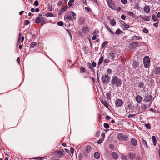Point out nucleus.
I'll return each mask as SVG.
<instances>
[{"label": "nucleus", "instance_id": "bf43d9fd", "mask_svg": "<svg viewBox=\"0 0 160 160\" xmlns=\"http://www.w3.org/2000/svg\"><path fill=\"white\" fill-rule=\"evenodd\" d=\"M110 60L108 59H105L104 61V62L105 63H106L108 62Z\"/></svg>", "mask_w": 160, "mask_h": 160}, {"label": "nucleus", "instance_id": "4468645a", "mask_svg": "<svg viewBox=\"0 0 160 160\" xmlns=\"http://www.w3.org/2000/svg\"><path fill=\"white\" fill-rule=\"evenodd\" d=\"M131 142L133 146H135L137 144V141L135 138H132L131 139Z\"/></svg>", "mask_w": 160, "mask_h": 160}, {"label": "nucleus", "instance_id": "09e8293b", "mask_svg": "<svg viewBox=\"0 0 160 160\" xmlns=\"http://www.w3.org/2000/svg\"><path fill=\"white\" fill-rule=\"evenodd\" d=\"M98 37V36L97 35H95L93 36L92 37V40H94L97 39V38Z\"/></svg>", "mask_w": 160, "mask_h": 160}, {"label": "nucleus", "instance_id": "7c9ffc66", "mask_svg": "<svg viewBox=\"0 0 160 160\" xmlns=\"http://www.w3.org/2000/svg\"><path fill=\"white\" fill-rule=\"evenodd\" d=\"M115 53L113 52H111L109 53V56L111 57V58L113 59L115 57Z\"/></svg>", "mask_w": 160, "mask_h": 160}, {"label": "nucleus", "instance_id": "9b49d317", "mask_svg": "<svg viewBox=\"0 0 160 160\" xmlns=\"http://www.w3.org/2000/svg\"><path fill=\"white\" fill-rule=\"evenodd\" d=\"M143 99V98L140 95H138L136 96L135 98V99L137 102L139 103L142 101Z\"/></svg>", "mask_w": 160, "mask_h": 160}, {"label": "nucleus", "instance_id": "cd10ccee", "mask_svg": "<svg viewBox=\"0 0 160 160\" xmlns=\"http://www.w3.org/2000/svg\"><path fill=\"white\" fill-rule=\"evenodd\" d=\"M138 86L139 88H144V84L143 82H140L138 84Z\"/></svg>", "mask_w": 160, "mask_h": 160}, {"label": "nucleus", "instance_id": "0e129e2a", "mask_svg": "<svg viewBox=\"0 0 160 160\" xmlns=\"http://www.w3.org/2000/svg\"><path fill=\"white\" fill-rule=\"evenodd\" d=\"M121 18L123 20H125L126 18V16L125 15H121Z\"/></svg>", "mask_w": 160, "mask_h": 160}, {"label": "nucleus", "instance_id": "13d9d810", "mask_svg": "<svg viewBox=\"0 0 160 160\" xmlns=\"http://www.w3.org/2000/svg\"><path fill=\"white\" fill-rule=\"evenodd\" d=\"M84 8L88 12H90V9L88 7H85Z\"/></svg>", "mask_w": 160, "mask_h": 160}, {"label": "nucleus", "instance_id": "c85d7f7f", "mask_svg": "<svg viewBox=\"0 0 160 160\" xmlns=\"http://www.w3.org/2000/svg\"><path fill=\"white\" fill-rule=\"evenodd\" d=\"M122 31H121L120 29L118 28L116 30L115 33L116 34L118 35V34H120L122 33Z\"/></svg>", "mask_w": 160, "mask_h": 160}, {"label": "nucleus", "instance_id": "393cba45", "mask_svg": "<svg viewBox=\"0 0 160 160\" xmlns=\"http://www.w3.org/2000/svg\"><path fill=\"white\" fill-rule=\"evenodd\" d=\"M56 152L57 153L59 154V158H61L62 157L64 153L61 151L60 150H58L56 151Z\"/></svg>", "mask_w": 160, "mask_h": 160}, {"label": "nucleus", "instance_id": "4d7b16f0", "mask_svg": "<svg viewBox=\"0 0 160 160\" xmlns=\"http://www.w3.org/2000/svg\"><path fill=\"white\" fill-rule=\"evenodd\" d=\"M96 63L95 62H92V67H96Z\"/></svg>", "mask_w": 160, "mask_h": 160}, {"label": "nucleus", "instance_id": "4c0bfd02", "mask_svg": "<svg viewBox=\"0 0 160 160\" xmlns=\"http://www.w3.org/2000/svg\"><path fill=\"white\" fill-rule=\"evenodd\" d=\"M103 126L104 128L106 129H108L109 128V125L107 123H104Z\"/></svg>", "mask_w": 160, "mask_h": 160}, {"label": "nucleus", "instance_id": "f8f14e48", "mask_svg": "<svg viewBox=\"0 0 160 160\" xmlns=\"http://www.w3.org/2000/svg\"><path fill=\"white\" fill-rule=\"evenodd\" d=\"M152 95L148 96L144 98V101H145L146 102H150L152 99Z\"/></svg>", "mask_w": 160, "mask_h": 160}, {"label": "nucleus", "instance_id": "e433bc0d", "mask_svg": "<svg viewBox=\"0 0 160 160\" xmlns=\"http://www.w3.org/2000/svg\"><path fill=\"white\" fill-rule=\"evenodd\" d=\"M111 93L109 92L107 93L106 94V96L108 99L110 100L111 99Z\"/></svg>", "mask_w": 160, "mask_h": 160}, {"label": "nucleus", "instance_id": "2f4dec72", "mask_svg": "<svg viewBox=\"0 0 160 160\" xmlns=\"http://www.w3.org/2000/svg\"><path fill=\"white\" fill-rule=\"evenodd\" d=\"M110 24L112 26H114L116 25V21L115 19H113L110 21Z\"/></svg>", "mask_w": 160, "mask_h": 160}, {"label": "nucleus", "instance_id": "a19ab883", "mask_svg": "<svg viewBox=\"0 0 160 160\" xmlns=\"http://www.w3.org/2000/svg\"><path fill=\"white\" fill-rule=\"evenodd\" d=\"M67 9V7H62L61 10L62 11V12H64L66 11Z\"/></svg>", "mask_w": 160, "mask_h": 160}, {"label": "nucleus", "instance_id": "412c9836", "mask_svg": "<svg viewBox=\"0 0 160 160\" xmlns=\"http://www.w3.org/2000/svg\"><path fill=\"white\" fill-rule=\"evenodd\" d=\"M94 156L95 158L98 159L100 157V154L98 152H96L94 153Z\"/></svg>", "mask_w": 160, "mask_h": 160}, {"label": "nucleus", "instance_id": "ddd939ff", "mask_svg": "<svg viewBox=\"0 0 160 160\" xmlns=\"http://www.w3.org/2000/svg\"><path fill=\"white\" fill-rule=\"evenodd\" d=\"M42 15L41 14H39L38 15V17L36 18L35 20V22L37 23H39L41 22L42 20H43V19L42 18Z\"/></svg>", "mask_w": 160, "mask_h": 160}, {"label": "nucleus", "instance_id": "4be33fe9", "mask_svg": "<svg viewBox=\"0 0 160 160\" xmlns=\"http://www.w3.org/2000/svg\"><path fill=\"white\" fill-rule=\"evenodd\" d=\"M141 18L145 21H149L150 20V18L149 16H143L141 17Z\"/></svg>", "mask_w": 160, "mask_h": 160}, {"label": "nucleus", "instance_id": "f03ea898", "mask_svg": "<svg viewBox=\"0 0 160 160\" xmlns=\"http://www.w3.org/2000/svg\"><path fill=\"white\" fill-rule=\"evenodd\" d=\"M72 17L74 20L76 19V15L74 12H72L71 14L68 13L64 17V19L67 22H68L70 20H72Z\"/></svg>", "mask_w": 160, "mask_h": 160}, {"label": "nucleus", "instance_id": "c756f323", "mask_svg": "<svg viewBox=\"0 0 160 160\" xmlns=\"http://www.w3.org/2000/svg\"><path fill=\"white\" fill-rule=\"evenodd\" d=\"M132 39L133 40H139L141 39L140 37L134 36L132 37Z\"/></svg>", "mask_w": 160, "mask_h": 160}, {"label": "nucleus", "instance_id": "49530a36", "mask_svg": "<svg viewBox=\"0 0 160 160\" xmlns=\"http://www.w3.org/2000/svg\"><path fill=\"white\" fill-rule=\"evenodd\" d=\"M142 143L146 146H147V144L146 140L142 139Z\"/></svg>", "mask_w": 160, "mask_h": 160}, {"label": "nucleus", "instance_id": "c9c22d12", "mask_svg": "<svg viewBox=\"0 0 160 160\" xmlns=\"http://www.w3.org/2000/svg\"><path fill=\"white\" fill-rule=\"evenodd\" d=\"M74 0H70L68 3V5L69 7H71L72 5L73 2L74 1Z\"/></svg>", "mask_w": 160, "mask_h": 160}, {"label": "nucleus", "instance_id": "5701e85b", "mask_svg": "<svg viewBox=\"0 0 160 160\" xmlns=\"http://www.w3.org/2000/svg\"><path fill=\"white\" fill-rule=\"evenodd\" d=\"M104 58L103 56H101L98 62V65L100 66L102 63L103 60Z\"/></svg>", "mask_w": 160, "mask_h": 160}, {"label": "nucleus", "instance_id": "e2e57ef3", "mask_svg": "<svg viewBox=\"0 0 160 160\" xmlns=\"http://www.w3.org/2000/svg\"><path fill=\"white\" fill-rule=\"evenodd\" d=\"M109 147L112 149H113L114 148V146L112 144H110Z\"/></svg>", "mask_w": 160, "mask_h": 160}, {"label": "nucleus", "instance_id": "bb28decb", "mask_svg": "<svg viewBox=\"0 0 160 160\" xmlns=\"http://www.w3.org/2000/svg\"><path fill=\"white\" fill-rule=\"evenodd\" d=\"M105 27L106 28L109 30V31L112 34H114V32L110 29V28L107 25H105Z\"/></svg>", "mask_w": 160, "mask_h": 160}, {"label": "nucleus", "instance_id": "a878e982", "mask_svg": "<svg viewBox=\"0 0 160 160\" xmlns=\"http://www.w3.org/2000/svg\"><path fill=\"white\" fill-rule=\"evenodd\" d=\"M138 62L135 61H134L132 64V66L134 68L136 69L138 65Z\"/></svg>", "mask_w": 160, "mask_h": 160}, {"label": "nucleus", "instance_id": "6e6552de", "mask_svg": "<svg viewBox=\"0 0 160 160\" xmlns=\"http://www.w3.org/2000/svg\"><path fill=\"white\" fill-rule=\"evenodd\" d=\"M82 32L85 34H87L89 32L88 27L86 26H83L82 28Z\"/></svg>", "mask_w": 160, "mask_h": 160}, {"label": "nucleus", "instance_id": "de8ad7c7", "mask_svg": "<svg viewBox=\"0 0 160 160\" xmlns=\"http://www.w3.org/2000/svg\"><path fill=\"white\" fill-rule=\"evenodd\" d=\"M29 21L28 20H26L24 22V24L25 25H28L29 23Z\"/></svg>", "mask_w": 160, "mask_h": 160}, {"label": "nucleus", "instance_id": "dca6fc26", "mask_svg": "<svg viewBox=\"0 0 160 160\" xmlns=\"http://www.w3.org/2000/svg\"><path fill=\"white\" fill-rule=\"evenodd\" d=\"M150 8L149 6L145 5L144 8V11L146 13H148L150 12Z\"/></svg>", "mask_w": 160, "mask_h": 160}, {"label": "nucleus", "instance_id": "f257e3e1", "mask_svg": "<svg viewBox=\"0 0 160 160\" xmlns=\"http://www.w3.org/2000/svg\"><path fill=\"white\" fill-rule=\"evenodd\" d=\"M111 83L112 86L118 87L121 86L122 80L117 76H113Z\"/></svg>", "mask_w": 160, "mask_h": 160}, {"label": "nucleus", "instance_id": "774afa93", "mask_svg": "<svg viewBox=\"0 0 160 160\" xmlns=\"http://www.w3.org/2000/svg\"><path fill=\"white\" fill-rule=\"evenodd\" d=\"M121 24L123 26L126 23L123 21H121Z\"/></svg>", "mask_w": 160, "mask_h": 160}, {"label": "nucleus", "instance_id": "2eb2a0df", "mask_svg": "<svg viewBox=\"0 0 160 160\" xmlns=\"http://www.w3.org/2000/svg\"><path fill=\"white\" fill-rule=\"evenodd\" d=\"M128 157L130 159H133L135 157V155L132 152H130L128 153Z\"/></svg>", "mask_w": 160, "mask_h": 160}, {"label": "nucleus", "instance_id": "aec40b11", "mask_svg": "<svg viewBox=\"0 0 160 160\" xmlns=\"http://www.w3.org/2000/svg\"><path fill=\"white\" fill-rule=\"evenodd\" d=\"M86 151L88 152H89L91 151V147L89 145H87L85 148Z\"/></svg>", "mask_w": 160, "mask_h": 160}, {"label": "nucleus", "instance_id": "20e7f679", "mask_svg": "<svg viewBox=\"0 0 160 160\" xmlns=\"http://www.w3.org/2000/svg\"><path fill=\"white\" fill-rule=\"evenodd\" d=\"M144 66L145 68H148L150 65V60L149 57L148 56H145L143 60Z\"/></svg>", "mask_w": 160, "mask_h": 160}, {"label": "nucleus", "instance_id": "8fccbe9b", "mask_svg": "<svg viewBox=\"0 0 160 160\" xmlns=\"http://www.w3.org/2000/svg\"><path fill=\"white\" fill-rule=\"evenodd\" d=\"M143 32L146 33H148V29L146 28H144L143 30Z\"/></svg>", "mask_w": 160, "mask_h": 160}, {"label": "nucleus", "instance_id": "69168bd1", "mask_svg": "<svg viewBox=\"0 0 160 160\" xmlns=\"http://www.w3.org/2000/svg\"><path fill=\"white\" fill-rule=\"evenodd\" d=\"M41 23V24L42 26L45 23V22H44V21H43V20H42L41 21V22H40Z\"/></svg>", "mask_w": 160, "mask_h": 160}, {"label": "nucleus", "instance_id": "39448f33", "mask_svg": "<svg viewBox=\"0 0 160 160\" xmlns=\"http://www.w3.org/2000/svg\"><path fill=\"white\" fill-rule=\"evenodd\" d=\"M110 77L108 75H102L101 77L102 83L103 84H107L109 81Z\"/></svg>", "mask_w": 160, "mask_h": 160}, {"label": "nucleus", "instance_id": "72a5a7b5", "mask_svg": "<svg viewBox=\"0 0 160 160\" xmlns=\"http://www.w3.org/2000/svg\"><path fill=\"white\" fill-rule=\"evenodd\" d=\"M45 16L46 17H53V14L51 12H48L45 14Z\"/></svg>", "mask_w": 160, "mask_h": 160}, {"label": "nucleus", "instance_id": "338daca9", "mask_svg": "<svg viewBox=\"0 0 160 160\" xmlns=\"http://www.w3.org/2000/svg\"><path fill=\"white\" fill-rule=\"evenodd\" d=\"M103 141V139H100L98 141L97 143L98 144L100 143L101 142H102Z\"/></svg>", "mask_w": 160, "mask_h": 160}, {"label": "nucleus", "instance_id": "1a4fd4ad", "mask_svg": "<svg viewBox=\"0 0 160 160\" xmlns=\"http://www.w3.org/2000/svg\"><path fill=\"white\" fill-rule=\"evenodd\" d=\"M122 101L120 99L117 100L115 102V105L117 107H120L123 104Z\"/></svg>", "mask_w": 160, "mask_h": 160}, {"label": "nucleus", "instance_id": "680f3d73", "mask_svg": "<svg viewBox=\"0 0 160 160\" xmlns=\"http://www.w3.org/2000/svg\"><path fill=\"white\" fill-rule=\"evenodd\" d=\"M136 160H140L141 159V157L140 156H137L136 158Z\"/></svg>", "mask_w": 160, "mask_h": 160}, {"label": "nucleus", "instance_id": "864d4df0", "mask_svg": "<svg viewBox=\"0 0 160 160\" xmlns=\"http://www.w3.org/2000/svg\"><path fill=\"white\" fill-rule=\"evenodd\" d=\"M123 26H124V28L125 29H127L129 27V25L126 24V23L124 25H123Z\"/></svg>", "mask_w": 160, "mask_h": 160}, {"label": "nucleus", "instance_id": "f704fd0d", "mask_svg": "<svg viewBox=\"0 0 160 160\" xmlns=\"http://www.w3.org/2000/svg\"><path fill=\"white\" fill-rule=\"evenodd\" d=\"M152 20L154 21H158V19L157 17L154 14L152 16Z\"/></svg>", "mask_w": 160, "mask_h": 160}, {"label": "nucleus", "instance_id": "f3484780", "mask_svg": "<svg viewBox=\"0 0 160 160\" xmlns=\"http://www.w3.org/2000/svg\"><path fill=\"white\" fill-rule=\"evenodd\" d=\"M101 102L103 104L104 106L106 108H108V105L106 102V100L104 99H102L100 100Z\"/></svg>", "mask_w": 160, "mask_h": 160}, {"label": "nucleus", "instance_id": "423d86ee", "mask_svg": "<svg viewBox=\"0 0 160 160\" xmlns=\"http://www.w3.org/2000/svg\"><path fill=\"white\" fill-rule=\"evenodd\" d=\"M138 47V43L136 42H132L129 45V47L131 49L136 48Z\"/></svg>", "mask_w": 160, "mask_h": 160}, {"label": "nucleus", "instance_id": "6e6d98bb", "mask_svg": "<svg viewBox=\"0 0 160 160\" xmlns=\"http://www.w3.org/2000/svg\"><path fill=\"white\" fill-rule=\"evenodd\" d=\"M70 149L71 152L72 154L74 152V149L73 148L71 147L70 148Z\"/></svg>", "mask_w": 160, "mask_h": 160}, {"label": "nucleus", "instance_id": "052dcab7", "mask_svg": "<svg viewBox=\"0 0 160 160\" xmlns=\"http://www.w3.org/2000/svg\"><path fill=\"white\" fill-rule=\"evenodd\" d=\"M128 14L130 16H134V13L132 12H128Z\"/></svg>", "mask_w": 160, "mask_h": 160}, {"label": "nucleus", "instance_id": "0eeeda50", "mask_svg": "<svg viewBox=\"0 0 160 160\" xmlns=\"http://www.w3.org/2000/svg\"><path fill=\"white\" fill-rule=\"evenodd\" d=\"M22 36V33L20 32L19 33V38L18 40V41L17 42L18 45L20 42H23L24 40V37Z\"/></svg>", "mask_w": 160, "mask_h": 160}, {"label": "nucleus", "instance_id": "c03bdc74", "mask_svg": "<svg viewBox=\"0 0 160 160\" xmlns=\"http://www.w3.org/2000/svg\"><path fill=\"white\" fill-rule=\"evenodd\" d=\"M57 24L60 26H62L63 25V23L62 21H60L58 22Z\"/></svg>", "mask_w": 160, "mask_h": 160}, {"label": "nucleus", "instance_id": "603ef678", "mask_svg": "<svg viewBox=\"0 0 160 160\" xmlns=\"http://www.w3.org/2000/svg\"><path fill=\"white\" fill-rule=\"evenodd\" d=\"M145 126L148 129H149L151 127L149 124L147 123L145 124Z\"/></svg>", "mask_w": 160, "mask_h": 160}, {"label": "nucleus", "instance_id": "b1692460", "mask_svg": "<svg viewBox=\"0 0 160 160\" xmlns=\"http://www.w3.org/2000/svg\"><path fill=\"white\" fill-rule=\"evenodd\" d=\"M152 139L153 143V144L154 146L156 145L157 140L156 137L155 136H152Z\"/></svg>", "mask_w": 160, "mask_h": 160}, {"label": "nucleus", "instance_id": "5fc2aeb1", "mask_svg": "<svg viewBox=\"0 0 160 160\" xmlns=\"http://www.w3.org/2000/svg\"><path fill=\"white\" fill-rule=\"evenodd\" d=\"M34 4L36 6H38L39 4L38 1L37 0L35 1L34 2Z\"/></svg>", "mask_w": 160, "mask_h": 160}, {"label": "nucleus", "instance_id": "79ce46f5", "mask_svg": "<svg viewBox=\"0 0 160 160\" xmlns=\"http://www.w3.org/2000/svg\"><path fill=\"white\" fill-rule=\"evenodd\" d=\"M80 72H84L85 71V68L83 67H82L80 68Z\"/></svg>", "mask_w": 160, "mask_h": 160}, {"label": "nucleus", "instance_id": "a18cd8bd", "mask_svg": "<svg viewBox=\"0 0 160 160\" xmlns=\"http://www.w3.org/2000/svg\"><path fill=\"white\" fill-rule=\"evenodd\" d=\"M121 2L123 4H126L128 2V0H121Z\"/></svg>", "mask_w": 160, "mask_h": 160}, {"label": "nucleus", "instance_id": "58836bf2", "mask_svg": "<svg viewBox=\"0 0 160 160\" xmlns=\"http://www.w3.org/2000/svg\"><path fill=\"white\" fill-rule=\"evenodd\" d=\"M112 72V70L110 69H108L107 70V73L108 74H111Z\"/></svg>", "mask_w": 160, "mask_h": 160}, {"label": "nucleus", "instance_id": "ea45409f", "mask_svg": "<svg viewBox=\"0 0 160 160\" xmlns=\"http://www.w3.org/2000/svg\"><path fill=\"white\" fill-rule=\"evenodd\" d=\"M108 42L107 41H105L103 44L102 45V48H104L108 44Z\"/></svg>", "mask_w": 160, "mask_h": 160}, {"label": "nucleus", "instance_id": "37998d69", "mask_svg": "<svg viewBox=\"0 0 160 160\" xmlns=\"http://www.w3.org/2000/svg\"><path fill=\"white\" fill-rule=\"evenodd\" d=\"M88 64L89 65V67L92 70H93V69H94V68L93 67H92V64L90 62H88Z\"/></svg>", "mask_w": 160, "mask_h": 160}, {"label": "nucleus", "instance_id": "6ab92c4d", "mask_svg": "<svg viewBox=\"0 0 160 160\" xmlns=\"http://www.w3.org/2000/svg\"><path fill=\"white\" fill-rule=\"evenodd\" d=\"M155 73L156 74H160V67H156L155 68Z\"/></svg>", "mask_w": 160, "mask_h": 160}, {"label": "nucleus", "instance_id": "473e14b6", "mask_svg": "<svg viewBox=\"0 0 160 160\" xmlns=\"http://www.w3.org/2000/svg\"><path fill=\"white\" fill-rule=\"evenodd\" d=\"M37 45V43L35 42H32L30 45V47H31L32 48H34L35 46H36Z\"/></svg>", "mask_w": 160, "mask_h": 160}, {"label": "nucleus", "instance_id": "a211bd4d", "mask_svg": "<svg viewBox=\"0 0 160 160\" xmlns=\"http://www.w3.org/2000/svg\"><path fill=\"white\" fill-rule=\"evenodd\" d=\"M112 156L113 158L115 159H117L118 158V155L116 152H112Z\"/></svg>", "mask_w": 160, "mask_h": 160}, {"label": "nucleus", "instance_id": "9d476101", "mask_svg": "<svg viewBox=\"0 0 160 160\" xmlns=\"http://www.w3.org/2000/svg\"><path fill=\"white\" fill-rule=\"evenodd\" d=\"M109 7L112 9H115L116 8L115 4L112 1L107 2Z\"/></svg>", "mask_w": 160, "mask_h": 160}, {"label": "nucleus", "instance_id": "3c124183", "mask_svg": "<svg viewBox=\"0 0 160 160\" xmlns=\"http://www.w3.org/2000/svg\"><path fill=\"white\" fill-rule=\"evenodd\" d=\"M34 158L38 160H42L44 158L43 157H37Z\"/></svg>", "mask_w": 160, "mask_h": 160}, {"label": "nucleus", "instance_id": "7ed1b4c3", "mask_svg": "<svg viewBox=\"0 0 160 160\" xmlns=\"http://www.w3.org/2000/svg\"><path fill=\"white\" fill-rule=\"evenodd\" d=\"M117 137L118 139L120 141H127L129 139L127 135H124L121 133H118L117 134Z\"/></svg>", "mask_w": 160, "mask_h": 160}]
</instances>
